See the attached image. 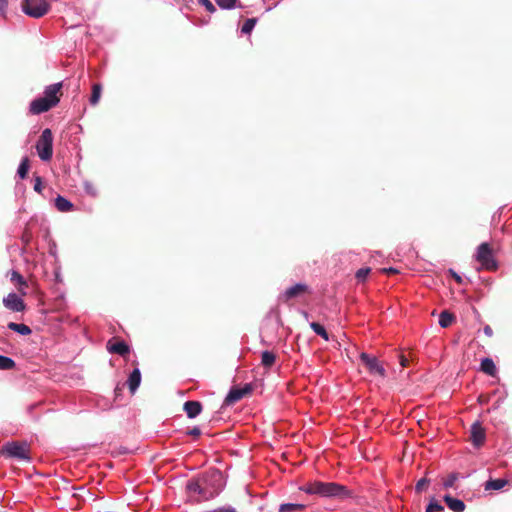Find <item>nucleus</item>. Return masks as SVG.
<instances>
[{
  "label": "nucleus",
  "instance_id": "1",
  "mask_svg": "<svg viewBox=\"0 0 512 512\" xmlns=\"http://www.w3.org/2000/svg\"><path fill=\"white\" fill-rule=\"evenodd\" d=\"M225 485L223 474L218 469L209 470L187 482L189 497L196 501L210 500L222 491Z\"/></svg>",
  "mask_w": 512,
  "mask_h": 512
},
{
  "label": "nucleus",
  "instance_id": "2",
  "mask_svg": "<svg viewBox=\"0 0 512 512\" xmlns=\"http://www.w3.org/2000/svg\"><path fill=\"white\" fill-rule=\"evenodd\" d=\"M316 495L323 498L345 499L350 497L349 489L336 482L317 481Z\"/></svg>",
  "mask_w": 512,
  "mask_h": 512
},
{
  "label": "nucleus",
  "instance_id": "3",
  "mask_svg": "<svg viewBox=\"0 0 512 512\" xmlns=\"http://www.w3.org/2000/svg\"><path fill=\"white\" fill-rule=\"evenodd\" d=\"M36 151L42 161H49L53 156V135L49 128L42 131L37 143Z\"/></svg>",
  "mask_w": 512,
  "mask_h": 512
},
{
  "label": "nucleus",
  "instance_id": "4",
  "mask_svg": "<svg viewBox=\"0 0 512 512\" xmlns=\"http://www.w3.org/2000/svg\"><path fill=\"white\" fill-rule=\"evenodd\" d=\"M475 259L486 270H496L498 268L492 249L487 242H483L478 246Z\"/></svg>",
  "mask_w": 512,
  "mask_h": 512
},
{
  "label": "nucleus",
  "instance_id": "5",
  "mask_svg": "<svg viewBox=\"0 0 512 512\" xmlns=\"http://www.w3.org/2000/svg\"><path fill=\"white\" fill-rule=\"evenodd\" d=\"M23 12L33 18H41L49 11L50 5L46 0H23Z\"/></svg>",
  "mask_w": 512,
  "mask_h": 512
},
{
  "label": "nucleus",
  "instance_id": "6",
  "mask_svg": "<svg viewBox=\"0 0 512 512\" xmlns=\"http://www.w3.org/2000/svg\"><path fill=\"white\" fill-rule=\"evenodd\" d=\"M2 454L10 458H16L19 460H30L29 450L26 444L18 442H8L2 449Z\"/></svg>",
  "mask_w": 512,
  "mask_h": 512
},
{
  "label": "nucleus",
  "instance_id": "7",
  "mask_svg": "<svg viewBox=\"0 0 512 512\" xmlns=\"http://www.w3.org/2000/svg\"><path fill=\"white\" fill-rule=\"evenodd\" d=\"M360 360L370 374L379 375L381 377L385 376L386 370L376 356L362 352L360 354Z\"/></svg>",
  "mask_w": 512,
  "mask_h": 512
},
{
  "label": "nucleus",
  "instance_id": "8",
  "mask_svg": "<svg viewBox=\"0 0 512 512\" xmlns=\"http://www.w3.org/2000/svg\"><path fill=\"white\" fill-rule=\"evenodd\" d=\"M55 106V101H49L48 99H45L44 97H39L34 99L30 103L29 111L31 114L38 115L44 112H47L51 108Z\"/></svg>",
  "mask_w": 512,
  "mask_h": 512
},
{
  "label": "nucleus",
  "instance_id": "9",
  "mask_svg": "<svg viewBox=\"0 0 512 512\" xmlns=\"http://www.w3.org/2000/svg\"><path fill=\"white\" fill-rule=\"evenodd\" d=\"M4 306L13 312H22L25 309V303L16 293H9L3 299Z\"/></svg>",
  "mask_w": 512,
  "mask_h": 512
},
{
  "label": "nucleus",
  "instance_id": "10",
  "mask_svg": "<svg viewBox=\"0 0 512 512\" xmlns=\"http://www.w3.org/2000/svg\"><path fill=\"white\" fill-rule=\"evenodd\" d=\"M486 439V433L480 422L471 425V441L474 447H481Z\"/></svg>",
  "mask_w": 512,
  "mask_h": 512
},
{
  "label": "nucleus",
  "instance_id": "11",
  "mask_svg": "<svg viewBox=\"0 0 512 512\" xmlns=\"http://www.w3.org/2000/svg\"><path fill=\"white\" fill-rule=\"evenodd\" d=\"M309 287L306 284L297 283L289 288H287L280 296V299L283 301H289L290 299L296 298L301 294L308 292Z\"/></svg>",
  "mask_w": 512,
  "mask_h": 512
},
{
  "label": "nucleus",
  "instance_id": "12",
  "mask_svg": "<svg viewBox=\"0 0 512 512\" xmlns=\"http://www.w3.org/2000/svg\"><path fill=\"white\" fill-rule=\"evenodd\" d=\"M62 88V83H54L51 85L46 86L44 90V98L48 99L50 102L55 101V106L59 103L60 99L58 97V94Z\"/></svg>",
  "mask_w": 512,
  "mask_h": 512
},
{
  "label": "nucleus",
  "instance_id": "13",
  "mask_svg": "<svg viewBox=\"0 0 512 512\" xmlns=\"http://www.w3.org/2000/svg\"><path fill=\"white\" fill-rule=\"evenodd\" d=\"M184 411L188 418L194 419L202 412V404L199 401H186Z\"/></svg>",
  "mask_w": 512,
  "mask_h": 512
},
{
  "label": "nucleus",
  "instance_id": "14",
  "mask_svg": "<svg viewBox=\"0 0 512 512\" xmlns=\"http://www.w3.org/2000/svg\"><path fill=\"white\" fill-rule=\"evenodd\" d=\"M107 348L110 353L118 354L122 357L130 353V347L124 341H117L113 344L108 343Z\"/></svg>",
  "mask_w": 512,
  "mask_h": 512
},
{
  "label": "nucleus",
  "instance_id": "15",
  "mask_svg": "<svg viewBox=\"0 0 512 512\" xmlns=\"http://www.w3.org/2000/svg\"><path fill=\"white\" fill-rule=\"evenodd\" d=\"M141 384V372L139 368H134L127 379V385L132 394L136 392Z\"/></svg>",
  "mask_w": 512,
  "mask_h": 512
},
{
  "label": "nucleus",
  "instance_id": "16",
  "mask_svg": "<svg viewBox=\"0 0 512 512\" xmlns=\"http://www.w3.org/2000/svg\"><path fill=\"white\" fill-rule=\"evenodd\" d=\"M444 501L448 508L453 512H463L465 510V503L460 499L453 498L450 495H445Z\"/></svg>",
  "mask_w": 512,
  "mask_h": 512
},
{
  "label": "nucleus",
  "instance_id": "17",
  "mask_svg": "<svg viewBox=\"0 0 512 512\" xmlns=\"http://www.w3.org/2000/svg\"><path fill=\"white\" fill-rule=\"evenodd\" d=\"M481 371L489 376H495L497 368L494 361L491 358H484L481 361Z\"/></svg>",
  "mask_w": 512,
  "mask_h": 512
},
{
  "label": "nucleus",
  "instance_id": "18",
  "mask_svg": "<svg viewBox=\"0 0 512 512\" xmlns=\"http://www.w3.org/2000/svg\"><path fill=\"white\" fill-rule=\"evenodd\" d=\"M55 207L60 212H68V211L72 210L73 204L65 197L58 195L55 198Z\"/></svg>",
  "mask_w": 512,
  "mask_h": 512
},
{
  "label": "nucleus",
  "instance_id": "19",
  "mask_svg": "<svg viewBox=\"0 0 512 512\" xmlns=\"http://www.w3.org/2000/svg\"><path fill=\"white\" fill-rule=\"evenodd\" d=\"M243 397V393L242 391H240L239 388H232L229 393L227 394L224 402L225 404L227 405H231V404H234L236 402H238L239 400H241Z\"/></svg>",
  "mask_w": 512,
  "mask_h": 512
},
{
  "label": "nucleus",
  "instance_id": "20",
  "mask_svg": "<svg viewBox=\"0 0 512 512\" xmlns=\"http://www.w3.org/2000/svg\"><path fill=\"white\" fill-rule=\"evenodd\" d=\"M508 484L506 479H490L485 483V490H501Z\"/></svg>",
  "mask_w": 512,
  "mask_h": 512
},
{
  "label": "nucleus",
  "instance_id": "21",
  "mask_svg": "<svg viewBox=\"0 0 512 512\" xmlns=\"http://www.w3.org/2000/svg\"><path fill=\"white\" fill-rule=\"evenodd\" d=\"M7 327L10 330L17 332L23 336L31 334V329L26 324L10 322V323H8Z\"/></svg>",
  "mask_w": 512,
  "mask_h": 512
},
{
  "label": "nucleus",
  "instance_id": "22",
  "mask_svg": "<svg viewBox=\"0 0 512 512\" xmlns=\"http://www.w3.org/2000/svg\"><path fill=\"white\" fill-rule=\"evenodd\" d=\"M276 361V356L273 352L265 350L261 353V364L265 368H271Z\"/></svg>",
  "mask_w": 512,
  "mask_h": 512
},
{
  "label": "nucleus",
  "instance_id": "23",
  "mask_svg": "<svg viewBox=\"0 0 512 512\" xmlns=\"http://www.w3.org/2000/svg\"><path fill=\"white\" fill-rule=\"evenodd\" d=\"M455 320V317L452 313L448 312V311H442L439 315V325L442 327V328H447L449 327L452 322Z\"/></svg>",
  "mask_w": 512,
  "mask_h": 512
},
{
  "label": "nucleus",
  "instance_id": "24",
  "mask_svg": "<svg viewBox=\"0 0 512 512\" xmlns=\"http://www.w3.org/2000/svg\"><path fill=\"white\" fill-rule=\"evenodd\" d=\"M102 86L99 83H95L92 86V93L89 99L91 105H96L101 97Z\"/></svg>",
  "mask_w": 512,
  "mask_h": 512
},
{
  "label": "nucleus",
  "instance_id": "25",
  "mask_svg": "<svg viewBox=\"0 0 512 512\" xmlns=\"http://www.w3.org/2000/svg\"><path fill=\"white\" fill-rule=\"evenodd\" d=\"M310 327L314 331L315 334H317L318 336L323 338L325 341L329 340V335H328L326 329L324 328V326H322L321 324H319L317 322H311Z\"/></svg>",
  "mask_w": 512,
  "mask_h": 512
},
{
  "label": "nucleus",
  "instance_id": "26",
  "mask_svg": "<svg viewBox=\"0 0 512 512\" xmlns=\"http://www.w3.org/2000/svg\"><path fill=\"white\" fill-rule=\"evenodd\" d=\"M303 504L298 503H284L279 506V512H294L301 511L304 509Z\"/></svg>",
  "mask_w": 512,
  "mask_h": 512
},
{
  "label": "nucleus",
  "instance_id": "27",
  "mask_svg": "<svg viewBox=\"0 0 512 512\" xmlns=\"http://www.w3.org/2000/svg\"><path fill=\"white\" fill-rule=\"evenodd\" d=\"M29 170V159L28 157H24L18 167L17 174L21 179H24L27 176Z\"/></svg>",
  "mask_w": 512,
  "mask_h": 512
},
{
  "label": "nucleus",
  "instance_id": "28",
  "mask_svg": "<svg viewBox=\"0 0 512 512\" xmlns=\"http://www.w3.org/2000/svg\"><path fill=\"white\" fill-rule=\"evenodd\" d=\"M15 367V361L7 356L0 355V370H11Z\"/></svg>",
  "mask_w": 512,
  "mask_h": 512
},
{
  "label": "nucleus",
  "instance_id": "29",
  "mask_svg": "<svg viewBox=\"0 0 512 512\" xmlns=\"http://www.w3.org/2000/svg\"><path fill=\"white\" fill-rule=\"evenodd\" d=\"M257 23V19L255 18H248L242 28H241V33L243 34H250L251 31L254 29L255 25Z\"/></svg>",
  "mask_w": 512,
  "mask_h": 512
},
{
  "label": "nucleus",
  "instance_id": "30",
  "mask_svg": "<svg viewBox=\"0 0 512 512\" xmlns=\"http://www.w3.org/2000/svg\"><path fill=\"white\" fill-rule=\"evenodd\" d=\"M459 474L456 472L450 473L443 481V487L445 489L452 488L455 482L458 480Z\"/></svg>",
  "mask_w": 512,
  "mask_h": 512
},
{
  "label": "nucleus",
  "instance_id": "31",
  "mask_svg": "<svg viewBox=\"0 0 512 512\" xmlns=\"http://www.w3.org/2000/svg\"><path fill=\"white\" fill-rule=\"evenodd\" d=\"M444 510V507L438 502L435 498H432L429 504L426 507L425 512H441Z\"/></svg>",
  "mask_w": 512,
  "mask_h": 512
},
{
  "label": "nucleus",
  "instance_id": "32",
  "mask_svg": "<svg viewBox=\"0 0 512 512\" xmlns=\"http://www.w3.org/2000/svg\"><path fill=\"white\" fill-rule=\"evenodd\" d=\"M317 480L308 482L300 487V490L309 495H316Z\"/></svg>",
  "mask_w": 512,
  "mask_h": 512
},
{
  "label": "nucleus",
  "instance_id": "33",
  "mask_svg": "<svg viewBox=\"0 0 512 512\" xmlns=\"http://www.w3.org/2000/svg\"><path fill=\"white\" fill-rule=\"evenodd\" d=\"M215 2L222 9H232L236 6L237 0H215Z\"/></svg>",
  "mask_w": 512,
  "mask_h": 512
},
{
  "label": "nucleus",
  "instance_id": "34",
  "mask_svg": "<svg viewBox=\"0 0 512 512\" xmlns=\"http://www.w3.org/2000/svg\"><path fill=\"white\" fill-rule=\"evenodd\" d=\"M371 269L369 267H363L357 270L356 272V279L359 282H363L366 280L367 276L369 275Z\"/></svg>",
  "mask_w": 512,
  "mask_h": 512
},
{
  "label": "nucleus",
  "instance_id": "35",
  "mask_svg": "<svg viewBox=\"0 0 512 512\" xmlns=\"http://www.w3.org/2000/svg\"><path fill=\"white\" fill-rule=\"evenodd\" d=\"M11 281L16 282L20 286H27L25 278L15 270H13L11 273Z\"/></svg>",
  "mask_w": 512,
  "mask_h": 512
},
{
  "label": "nucleus",
  "instance_id": "36",
  "mask_svg": "<svg viewBox=\"0 0 512 512\" xmlns=\"http://www.w3.org/2000/svg\"><path fill=\"white\" fill-rule=\"evenodd\" d=\"M430 483V480L426 477L421 478L415 485V491L421 493L426 485Z\"/></svg>",
  "mask_w": 512,
  "mask_h": 512
},
{
  "label": "nucleus",
  "instance_id": "37",
  "mask_svg": "<svg viewBox=\"0 0 512 512\" xmlns=\"http://www.w3.org/2000/svg\"><path fill=\"white\" fill-rule=\"evenodd\" d=\"M198 3L206 8L210 13H214L216 8L210 0H198Z\"/></svg>",
  "mask_w": 512,
  "mask_h": 512
},
{
  "label": "nucleus",
  "instance_id": "38",
  "mask_svg": "<svg viewBox=\"0 0 512 512\" xmlns=\"http://www.w3.org/2000/svg\"><path fill=\"white\" fill-rule=\"evenodd\" d=\"M43 189V182L41 177L36 176L34 179V190L38 193H41Z\"/></svg>",
  "mask_w": 512,
  "mask_h": 512
},
{
  "label": "nucleus",
  "instance_id": "39",
  "mask_svg": "<svg viewBox=\"0 0 512 512\" xmlns=\"http://www.w3.org/2000/svg\"><path fill=\"white\" fill-rule=\"evenodd\" d=\"M187 435L199 437L201 435V429L198 426H195L187 431Z\"/></svg>",
  "mask_w": 512,
  "mask_h": 512
},
{
  "label": "nucleus",
  "instance_id": "40",
  "mask_svg": "<svg viewBox=\"0 0 512 512\" xmlns=\"http://www.w3.org/2000/svg\"><path fill=\"white\" fill-rule=\"evenodd\" d=\"M449 274L454 278V280L458 284H462V282H463L462 277L458 273H456L453 269H449Z\"/></svg>",
  "mask_w": 512,
  "mask_h": 512
},
{
  "label": "nucleus",
  "instance_id": "41",
  "mask_svg": "<svg viewBox=\"0 0 512 512\" xmlns=\"http://www.w3.org/2000/svg\"><path fill=\"white\" fill-rule=\"evenodd\" d=\"M240 391L243 393V397L246 395H249L252 392V385L251 384H245L242 388H239Z\"/></svg>",
  "mask_w": 512,
  "mask_h": 512
},
{
  "label": "nucleus",
  "instance_id": "42",
  "mask_svg": "<svg viewBox=\"0 0 512 512\" xmlns=\"http://www.w3.org/2000/svg\"><path fill=\"white\" fill-rule=\"evenodd\" d=\"M240 391L243 393V397L246 395H249L252 392V385L251 384H245L242 388H239Z\"/></svg>",
  "mask_w": 512,
  "mask_h": 512
},
{
  "label": "nucleus",
  "instance_id": "43",
  "mask_svg": "<svg viewBox=\"0 0 512 512\" xmlns=\"http://www.w3.org/2000/svg\"><path fill=\"white\" fill-rule=\"evenodd\" d=\"M8 5V0H0V13L4 14L6 7Z\"/></svg>",
  "mask_w": 512,
  "mask_h": 512
},
{
  "label": "nucleus",
  "instance_id": "44",
  "mask_svg": "<svg viewBox=\"0 0 512 512\" xmlns=\"http://www.w3.org/2000/svg\"><path fill=\"white\" fill-rule=\"evenodd\" d=\"M21 241L23 242V244L26 246L28 245V243L30 242V235L28 233H23L22 237H21Z\"/></svg>",
  "mask_w": 512,
  "mask_h": 512
},
{
  "label": "nucleus",
  "instance_id": "45",
  "mask_svg": "<svg viewBox=\"0 0 512 512\" xmlns=\"http://www.w3.org/2000/svg\"><path fill=\"white\" fill-rule=\"evenodd\" d=\"M483 332L485 335H487L488 337H491L493 335V330L492 328L489 326V325H486L484 328H483Z\"/></svg>",
  "mask_w": 512,
  "mask_h": 512
},
{
  "label": "nucleus",
  "instance_id": "46",
  "mask_svg": "<svg viewBox=\"0 0 512 512\" xmlns=\"http://www.w3.org/2000/svg\"><path fill=\"white\" fill-rule=\"evenodd\" d=\"M213 512H236L233 508H220L218 510H214Z\"/></svg>",
  "mask_w": 512,
  "mask_h": 512
},
{
  "label": "nucleus",
  "instance_id": "47",
  "mask_svg": "<svg viewBox=\"0 0 512 512\" xmlns=\"http://www.w3.org/2000/svg\"><path fill=\"white\" fill-rule=\"evenodd\" d=\"M383 272L390 274V273H397L398 271H397V269L390 267V268L383 269Z\"/></svg>",
  "mask_w": 512,
  "mask_h": 512
},
{
  "label": "nucleus",
  "instance_id": "48",
  "mask_svg": "<svg viewBox=\"0 0 512 512\" xmlns=\"http://www.w3.org/2000/svg\"><path fill=\"white\" fill-rule=\"evenodd\" d=\"M406 363H407V359H405L404 357H401V365L404 367V366H406Z\"/></svg>",
  "mask_w": 512,
  "mask_h": 512
},
{
  "label": "nucleus",
  "instance_id": "49",
  "mask_svg": "<svg viewBox=\"0 0 512 512\" xmlns=\"http://www.w3.org/2000/svg\"><path fill=\"white\" fill-rule=\"evenodd\" d=\"M54 248H55V246H54L53 248H52V247L50 248V253H51L52 255H54V254H55V253H54V252H55V249H54Z\"/></svg>",
  "mask_w": 512,
  "mask_h": 512
},
{
  "label": "nucleus",
  "instance_id": "50",
  "mask_svg": "<svg viewBox=\"0 0 512 512\" xmlns=\"http://www.w3.org/2000/svg\"><path fill=\"white\" fill-rule=\"evenodd\" d=\"M304 316L307 318L308 317V313L307 312H303Z\"/></svg>",
  "mask_w": 512,
  "mask_h": 512
}]
</instances>
